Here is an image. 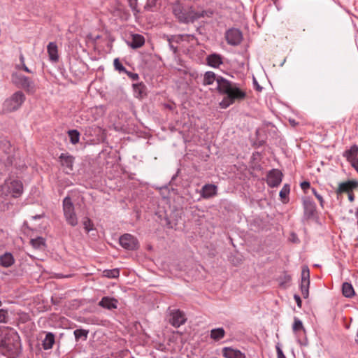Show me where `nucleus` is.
Returning a JSON list of instances; mask_svg holds the SVG:
<instances>
[{"instance_id": "nucleus-1", "label": "nucleus", "mask_w": 358, "mask_h": 358, "mask_svg": "<svg viewBox=\"0 0 358 358\" xmlns=\"http://www.w3.org/2000/svg\"><path fill=\"white\" fill-rule=\"evenodd\" d=\"M217 92L225 96L220 103L222 108H227L235 102H240L246 98V92L240 87L239 84L231 82L226 78L217 80Z\"/></svg>"}, {"instance_id": "nucleus-2", "label": "nucleus", "mask_w": 358, "mask_h": 358, "mask_svg": "<svg viewBox=\"0 0 358 358\" xmlns=\"http://www.w3.org/2000/svg\"><path fill=\"white\" fill-rule=\"evenodd\" d=\"M20 342L17 334L15 332H6L0 329V348L3 354L15 357L19 354Z\"/></svg>"}, {"instance_id": "nucleus-3", "label": "nucleus", "mask_w": 358, "mask_h": 358, "mask_svg": "<svg viewBox=\"0 0 358 358\" xmlns=\"http://www.w3.org/2000/svg\"><path fill=\"white\" fill-rule=\"evenodd\" d=\"M173 13L180 23L189 24L196 21L195 10L193 6H183L177 3L173 7Z\"/></svg>"}, {"instance_id": "nucleus-4", "label": "nucleus", "mask_w": 358, "mask_h": 358, "mask_svg": "<svg viewBox=\"0 0 358 358\" xmlns=\"http://www.w3.org/2000/svg\"><path fill=\"white\" fill-rule=\"evenodd\" d=\"M11 80L15 86L24 89L27 92L33 93L35 92L34 83L27 76L18 73H13Z\"/></svg>"}, {"instance_id": "nucleus-5", "label": "nucleus", "mask_w": 358, "mask_h": 358, "mask_svg": "<svg viewBox=\"0 0 358 358\" xmlns=\"http://www.w3.org/2000/svg\"><path fill=\"white\" fill-rule=\"evenodd\" d=\"M25 101V95L22 91L15 92L9 99H7L3 104V110L13 112L20 108Z\"/></svg>"}, {"instance_id": "nucleus-6", "label": "nucleus", "mask_w": 358, "mask_h": 358, "mask_svg": "<svg viewBox=\"0 0 358 358\" xmlns=\"http://www.w3.org/2000/svg\"><path fill=\"white\" fill-rule=\"evenodd\" d=\"M63 210L68 224L74 227L78 224V219L74 211V206L70 197L66 196L63 201Z\"/></svg>"}, {"instance_id": "nucleus-7", "label": "nucleus", "mask_w": 358, "mask_h": 358, "mask_svg": "<svg viewBox=\"0 0 358 358\" xmlns=\"http://www.w3.org/2000/svg\"><path fill=\"white\" fill-rule=\"evenodd\" d=\"M120 245L128 250H135L138 248V241L134 236L129 234H124L120 237Z\"/></svg>"}, {"instance_id": "nucleus-8", "label": "nucleus", "mask_w": 358, "mask_h": 358, "mask_svg": "<svg viewBox=\"0 0 358 358\" xmlns=\"http://www.w3.org/2000/svg\"><path fill=\"white\" fill-rule=\"evenodd\" d=\"M225 38L228 44L236 46L241 43L243 35L239 29L233 28L227 31Z\"/></svg>"}, {"instance_id": "nucleus-9", "label": "nucleus", "mask_w": 358, "mask_h": 358, "mask_svg": "<svg viewBox=\"0 0 358 358\" xmlns=\"http://www.w3.org/2000/svg\"><path fill=\"white\" fill-rule=\"evenodd\" d=\"M310 271L308 266H303L301 271V291L303 296L307 298L309 294Z\"/></svg>"}, {"instance_id": "nucleus-10", "label": "nucleus", "mask_w": 358, "mask_h": 358, "mask_svg": "<svg viewBox=\"0 0 358 358\" xmlns=\"http://www.w3.org/2000/svg\"><path fill=\"white\" fill-rule=\"evenodd\" d=\"M187 318L184 312L180 310H173L171 313L170 323L174 327H179L184 324Z\"/></svg>"}, {"instance_id": "nucleus-11", "label": "nucleus", "mask_w": 358, "mask_h": 358, "mask_svg": "<svg viewBox=\"0 0 358 358\" xmlns=\"http://www.w3.org/2000/svg\"><path fill=\"white\" fill-rule=\"evenodd\" d=\"M282 178V173L278 169H272L267 175L266 182L271 187H275L278 186Z\"/></svg>"}, {"instance_id": "nucleus-12", "label": "nucleus", "mask_w": 358, "mask_h": 358, "mask_svg": "<svg viewBox=\"0 0 358 358\" xmlns=\"http://www.w3.org/2000/svg\"><path fill=\"white\" fill-rule=\"evenodd\" d=\"M8 192L13 197H19L23 192V185L20 180H13L6 182Z\"/></svg>"}, {"instance_id": "nucleus-13", "label": "nucleus", "mask_w": 358, "mask_h": 358, "mask_svg": "<svg viewBox=\"0 0 358 358\" xmlns=\"http://www.w3.org/2000/svg\"><path fill=\"white\" fill-rule=\"evenodd\" d=\"M358 187V181L357 180H348L346 182H341L338 184V187L336 190V193L338 194H341L343 193H349L352 192L353 189Z\"/></svg>"}, {"instance_id": "nucleus-14", "label": "nucleus", "mask_w": 358, "mask_h": 358, "mask_svg": "<svg viewBox=\"0 0 358 358\" xmlns=\"http://www.w3.org/2000/svg\"><path fill=\"white\" fill-rule=\"evenodd\" d=\"M60 164L66 173L73 171L74 157L69 153H62L59 157Z\"/></svg>"}, {"instance_id": "nucleus-15", "label": "nucleus", "mask_w": 358, "mask_h": 358, "mask_svg": "<svg viewBox=\"0 0 358 358\" xmlns=\"http://www.w3.org/2000/svg\"><path fill=\"white\" fill-rule=\"evenodd\" d=\"M222 356L224 358H246L245 355L238 349L224 347L222 349Z\"/></svg>"}, {"instance_id": "nucleus-16", "label": "nucleus", "mask_w": 358, "mask_h": 358, "mask_svg": "<svg viewBox=\"0 0 358 358\" xmlns=\"http://www.w3.org/2000/svg\"><path fill=\"white\" fill-rule=\"evenodd\" d=\"M303 205L305 215L308 218L313 217L316 211L315 203L310 198H306L303 199Z\"/></svg>"}, {"instance_id": "nucleus-17", "label": "nucleus", "mask_w": 358, "mask_h": 358, "mask_svg": "<svg viewBox=\"0 0 358 358\" xmlns=\"http://www.w3.org/2000/svg\"><path fill=\"white\" fill-rule=\"evenodd\" d=\"M127 45L133 49H137L142 47L145 43L144 37L138 34H132L131 40L127 41Z\"/></svg>"}, {"instance_id": "nucleus-18", "label": "nucleus", "mask_w": 358, "mask_h": 358, "mask_svg": "<svg viewBox=\"0 0 358 358\" xmlns=\"http://www.w3.org/2000/svg\"><path fill=\"white\" fill-rule=\"evenodd\" d=\"M207 64L213 68H219L223 64V57L217 53H213L206 57Z\"/></svg>"}, {"instance_id": "nucleus-19", "label": "nucleus", "mask_w": 358, "mask_h": 358, "mask_svg": "<svg viewBox=\"0 0 358 358\" xmlns=\"http://www.w3.org/2000/svg\"><path fill=\"white\" fill-rule=\"evenodd\" d=\"M217 186L213 184H206L201 190V196L204 199H209L217 194Z\"/></svg>"}, {"instance_id": "nucleus-20", "label": "nucleus", "mask_w": 358, "mask_h": 358, "mask_svg": "<svg viewBox=\"0 0 358 358\" xmlns=\"http://www.w3.org/2000/svg\"><path fill=\"white\" fill-rule=\"evenodd\" d=\"M117 300L114 298L104 296L99 302V306L108 310H112L117 308Z\"/></svg>"}, {"instance_id": "nucleus-21", "label": "nucleus", "mask_w": 358, "mask_h": 358, "mask_svg": "<svg viewBox=\"0 0 358 358\" xmlns=\"http://www.w3.org/2000/svg\"><path fill=\"white\" fill-rule=\"evenodd\" d=\"M50 60L57 62L59 60L58 48L55 42H50L47 46Z\"/></svg>"}, {"instance_id": "nucleus-22", "label": "nucleus", "mask_w": 358, "mask_h": 358, "mask_svg": "<svg viewBox=\"0 0 358 358\" xmlns=\"http://www.w3.org/2000/svg\"><path fill=\"white\" fill-rule=\"evenodd\" d=\"M55 343V334L52 332H48L45 334L44 339L42 341V346L45 350H50L52 348Z\"/></svg>"}, {"instance_id": "nucleus-23", "label": "nucleus", "mask_w": 358, "mask_h": 358, "mask_svg": "<svg viewBox=\"0 0 358 358\" xmlns=\"http://www.w3.org/2000/svg\"><path fill=\"white\" fill-rule=\"evenodd\" d=\"M357 155L358 145H357L356 144L352 145L349 149L346 150L343 154V156L347 159L348 162L358 158Z\"/></svg>"}, {"instance_id": "nucleus-24", "label": "nucleus", "mask_w": 358, "mask_h": 358, "mask_svg": "<svg viewBox=\"0 0 358 358\" xmlns=\"http://www.w3.org/2000/svg\"><path fill=\"white\" fill-rule=\"evenodd\" d=\"M220 78H224L220 76H217L213 71H207L205 73L203 80V84L204 85H212L215 81L217 83V80Z\"/></svg>"}, {"instance_id": "nucleus-25", "label": "nucleus", "mask_w": 358, "mask_h": 358, "mask_svg": "<svg viewBox=\"0 0 358 358\" xmlns=\"http://www.w3.org/2000/svg\"><path fill=\"white\" fill-rule=\"evenodd\" d=\"M134 94L136 98L146 96V86L143 83L133 84Z\"/></svg>"}, {"instance_id": "nucleus-26", "label": "nucleus", "mask_w": 358, "mask_h": 358, "mask_svg": "<svg viewBox=\"0 0 358 358\" xmlns=\"http://www.w3.org/2000/svg\"><path fill=\"white\" fill-rule=\"evenodd\" d=\"M14 262V257L10 252H6L3 255L0 256V264L5 268L11 266Z\"/></svg>"}, {"instance_id": "nucleus-27", "label": "nucleus", "mask_w": 358, "mask_h": 358, "mask_svg": "<svg viewBox=\"0 0 358 358\" xmlns=\"http://www.w3.org/2000/svg\"><path fill=\"white\" fill-rule=\"evenodd\" d=\"M225 336V331L222 327L213 329L210 331V338L216 341L223 338Z\"/></svg>"}, {"instance_id": "nucleus-28", "label": "nucleus", "mask_w": 358, "mask_h": 358, "mask_svg": "<svg viewBox=\"0 0 358 358\" xmlns=\"http://www.w3.org/2000/svg\"><path fill=\"white\" fill-rule=\"evenodd\" d=\"M343 294L348 298L355 295V290L352 285L349 282H344L342 285Z\"/></svg>"}, {"instance_id": "nucleus-29", "label": "nucleus", "mask_w": 358, "mask_h": 358, "mask_svg": "<svg viewBox=\"0 0 358 358\" xmlns=\"http://www.w3.org/2000/svg\"><path fill=\"white\" fill-rule=\"evenodd\" d=\"M88 334L89 331L83 329H78L73 331L76 341H78L81 338L84 341L87 340Z\"/></svg>"}, {"instance_id": "nucleus-30", "label": "nucleus", "mask_w": 358, "mask_h": 358, "mask_svg": "<svg viewBox=\"0 0 358 358\" xmlns=\"http://www.w3.org/2000/svg\"><path fill=\"white\" fill-rule=\"evenodd\" d=\"M30 243L35 249H42L45 245V239L41 236L31 239Z\"/></svg>"}, {"instance_id": "nucleus-31", "label": "nucleus", "mask_w": 358, "mask_h": 358, "mask_svg": "<svg viewBox=\"0 0 358 358\" xmlns=\"http://www.w3.org/2000/svg\"><path fill=\"white\" fill-rule=\"evenodd\" d=\"M69 136L70 138V142L75 145L79 142L80 140V133L76 130H69L68 132Z\"/></svg>"}, {"instance_id": "nucleus-32", "label": "nucleus", "mask_w": 358, "mask_h": 358, "mask_svg": "<svg viewBox=\"0 0 358 358\" xmlns=\"http://www.w3.org/2000/svg\"><path fill=\"white\" fill-rule=\"evenodd\" d=\"M104 276L109 278H117L120 275L119 269L114 268L111 270H105L103 271Z\"/></svg>"}, {"instance_id": "nucleus-33", "label": "nucleus", "mask_w": 358, "mask_h": 358, "mask_svg": "<svg viewBox=\"0 0 358 358\" xmlns=\"http://www.w3.org/2000/svg\"><path fill=\"white\" fill-rule=\"evenodd\" d=\"M292 329L294 332L299 331L303 329V325L302 322L297 317H294Z\"/></svg>"}, {"instance_id": "nucleus-34", "label": "nucleus", "mask_w": 358, "mask_h": 358, "mask_svg": "<svg viewBox=\"0 0 358 358\" xmlns=\"http://www.w3.org/2000/svg\"><path fill=\"white\" fill-rule=\"evenodd\" d=\"M213 15V12L210 10H202L201 12H198L195 10V15L194 17H196V20L204 17H210Z\"/></svg>"}, {"instance_id": "nucleus-35", "label": "nucleus", "mask_w": 358, "mask_h": 358, "mask_svg": "<svg viewBox=\"0 0 358 358\" xmlns=\"http://www.w3.org/2000/svg\"><path fill=\"white\" fill-rule=\"evenodd\" d=\"M83 224L84 226V228L86 230L87 232H89L91 230L93 229L94 228V224L93 222H92V220L88 218V217H85L83 222Z\"/></svg>"}, {"instance_id": "nucleus-36", "label": "nucleus", "mask_w": 358, "mask_h": 358, "mask_svg": "<svg viewBox=\"0 0 358 358\" xmlns=\"http://www.w3.org/2000/svg\"><path fill=\"white\" fill-rule=\"evenodd\" d=\"M115 69L118 71L120 73L126 72L127 69L123 66V65L121 64L120 59L118 58H115L113 62Z\"/></svg>"}, {"instance_id": "nucleus-37", "label": "nucleus", "mask_w": 358, "mask_h": 358, "mask_svg": "<svg viewBox=\"0 0 358 358\" xmlns=\"http://www.w3.org/2000/svg\"><path fill=\"white\" fill-rule=\"evenodd\" d=\"M289 186L288 185H285L282 189L280 190L279 195L282 199H285L289 194Z\"/></svg>"}, {"instance_id": "nucleus-38", "label": "nucleus", "mask_w": 358, "mask_h": 358, "mask_svg": "<svg viewBox=\"0 0 358 358\" xmlns=\"http://www.w3.org/2000/svg\"><path fill=\"white\" fill-rule=\"evenodd\" d=\"M312 192L320 202V205L322 208H324V201L322 196L319 194L315 188H312Z\"/></svg>"}, {"instance_id": "nucleus-39", "label": "nucleus", "mask_w": 358, "mask_h": 358, "mask_svg": "<svg viewBox=\"0 0 358 358\" xmlns=\"http://www.w3.org/2000/svg\"><path fill=\"white\" fill-rule=\"evenodd\" d=\"M8 317V312L6 310L0 309V323H6Z\"/></svg>"}, {"instance_id": "nucleus-40", "label": "nucleus", "mask_w": 358, "mask_h": 358, "mask_svg": "<svg viewBox=\"0 0 358 358\" xmlns=\"http://www.w3.org/2000/svg\"><path fill=\"white\" fill-rule=\"evenodd\" d=\"M125 74H127L132 80H137L139 78V76L138 73H132L130 71H128L127 70L126 72H124Z\"/></svg>"}, {"instance_id": "nucleus-41", "label": "nucleus", "mask_w": 358, "mask_h": 358, "mask_svg": "<svg viewBox=\"0 0 358 358\" xmlns=\"http://www.w3.org/2000/svg\"><path fill=\"white\" fill-rule=\"evenodd\" d=\"M156 0H147V3L145 8L151 10L152 8L156 6Z\"/></svg>"}, {"instance_id": "nucleus-42", "label": "nucleus", "mask_w": 358, "mask_h": 358, "mask_svg": "<svg viewBox=\"0 0 358 358\" xmlns=\"http://www.w3.org/2000/svg\"><path fill=\"white\" fill-rule=\"evenodd\" d=\"M276 352H277V357H278V358H286V357L284 355L282 349L278 345L276 346Z\"/></svg>"}, {"instance_id": "nucleus-43", "label": "nucleus", "mask_w": 358, "mask_h": 358, "mask_svg": "<svg viewBox=\"0 0 358 358\" xmlns=\"http://www.w3.org/2000/svg\"><path fill=\"white\" fill-rule=\"evenodd\" d=\"M351 166L357 171L358 173V158L353 159L349 162Z\"/></svg>"}, {"instance_id": "nucleus-44", "label": "nucleus", "mask_w": 358, "mask_h": 358, "mask_svg": "<svg viewBox=\"0 0 358 358\" xmlns=\"http://www.w3.org/2000/svg\"><path fill=\"white\" fill-rule=\"evenodd\" d=\"M294 299L295 301L296 302L297 306L299 308H301V304H302V301L301 299V297L299 295H297V294H294Z\"/></svg>"}, {"instance_id": "nucleus-45", "label": "nucleus", "mask_w": 358, "mask_h": 358, "mask_svg": "<svg viewBox=\"0 0 358 358\" xmlns=\"http://www.w3.org/2000/svg\"><path fill=\"white\" fill-rule=\"evenodd\" d=\"M17 68L19 69H22L27 73H32V71L26 66L25 64L21 65V66H20V65H17Z\"/></svg>"}, {"instance_id": "nucleus-46", "label": "nucleus", "mask_w": 358, "mask_h": 358, "mask_svg": "<svg viewBox=\"0 0 358 358\" xmlns=\"http://www.w3.org/2000/svg\"><path fill=\"white\" fill-rule=\"evenodd\" d=\"M310 182L308 181H303L301 183V187L303 190H306V189L310 187Z\"/></svg>"}, {"instance_id": "nucleus-47", "label": "nucleus", "mask_w": 358, "mask_h": 358, "mask_svg": "<svg viewBox=\"0 0 358 358\" xmlns=\"http://www.w3.org/2000/svg\"><path fill=\"white\" fill-rule=\"evenodd\" d=\"M348 199L350 202H353L355 201V195L352 192H350L348 193Z\"/></svg>"}, {"instance_id": "nucleus-48", "label": "nucleus", "mask_w": 358, "mask_h": 358, "mask_svg": "<svg viewBox=\"0 0 358 358\" xmlns=\"http://www.w3.org/2000/svg\"><path fill=\"white\" fill-rule=\"evenodd\" d=\"M169 41H170V40H169ZM169 48L174 53H176L178 50L177 47H175L173 45H172L171 42H169Z\"/></svg>"}, {"instance_id": "nucleus-49", "label": "nucleus", "mask_w": 358, "mask_h": 358, "mask_svg": "<svg viewBox=\"0 0 358 358\" xmlns=\"http://www.w3.org/2000/svg\"><path fill=\"white\" fill-rule=\"evenodd\" d=\"M20 61L21 62V65H22L23 64H25L24 63V57L22 53L20 55Z\"/></svg>"}, {"instance_id": "nucleus-50", "label": "nucleus", "mask_w": 358, "mask_h": 358, "mask_svg": "<svg viewBox=\"0 0 358 358\" xmlns=\"http://www.w3.org/2000/svg\"><path fill=\"white\" fill-rule=\"evenodd\" d=\"M255 83H256V84H257V90H259V91H261V90H262V87H260V86L257 84V81H256V80H255Z\"/></svg>"}, {"instance_id": "nucleus-51", "label": "nucleus", "mask_w": 358, "mask_h": 358, "mask_svg": "<svg viewBox=\"0 0 358 358\" xmlns=\"http://www.w3.org/2000/svg\"><path fill=\"white\" fill-rule=\"evenodd\" d=\"M356 215L358 216V208H357V210L356 211Z\"/></svg>"}, {"instance_id": "nucleus-52", "label": "nucleus", "mask_w": 358, "mask_h": 358, "mask_svg": "<svg viewBox=\"0 0 358 358\" xmlns=\"http://www.w3.org/2000/svg\"><path fill=\"white\" fill-rule=\"evenodd\" d=\"M41 216H37V217H34V219H36V218H40Z\"/></svg>"}, {"instance_id": "nucleus-53", "label": "nucleus", "mask_w": 358, "mask_h": 358, "mask_svg": "<svg viewBox=\"0 0 358 358\" xmlns=\"http://www.w3.org/2000/svg\"><path fill=\"white\" fill-rule=\"evenodd\" d=\"M1 304H2V303H1V301H0V306H1Z\"/></svg>"}, {"instance_id": "nucleus-54", "label": "nucleus", "mask_w": 358, "mask_h": 358, "mask_svg": "<svg viewBox=\"0 0 358 358\" xmlns=\"http://www.w3.org/2000/svg\"><path fill=\"white\" fill-rule=\"evenodd\" d=\"M357 224H358V220H357Z\"/></svg>"}]
</instances>
